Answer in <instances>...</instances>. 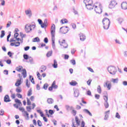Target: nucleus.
<instances>
[{
  "label": "nucleus",
  "instance_id": "1",
  "mask_svg": "<svg viewBox=\"0 0 127 127\" xmlns=\"http://www.w3.org/2000/svg\"><path fill=\"white\" fill-rule=\"evenodd\" d=\"M84 3L85 4L86 8L88 10H92L94 8L95 5L93 4V0H84Z\"/></svg>",
  "mask_w": 127,
  "mask_h": 127
},
{
  "label": "nucleus",
  "instance_id": "2",
  "mask_svg": "<svg viewBox=\"0 0 127 127\" xmlns=\"http://www.w3.org/2000/svg\"><path fill=\"white\" fill-rule=\"evenodd\" d=\"M102 23L103 24L104 29H109V27H110V25L111 24V21H110V19L105 17L102 20Z\"/></svg>",
  "mask_w": 127,
  "mask_h": 127
},
{
  "label": "nucleus",
  "instance_id": "3",
  "mask_svg": "<svg viewBox=\"0 0 127 127\" xmlns=\"http://www.w3.org/2000/svg\"><path fill=\"white\" fill-rule=\"evenodd\" d=\"M107 70L110 74L113 75H115L117 72H118V69H117V67H116V66H115L110 65L108 66L107 68Z\"/></svg>",
  "mask_w": 127,
  "mask_h": 127
},
{
  "label": "nucleus",
  "instance_id": "4",
  "mask_svg": "<svg viewBox=\"0 0 127 127\" xmlns=\"http://www.w3.org/2000/svg\"><path fill=\"white\" fill-rule=\"evenodd\" d=\"M94 10L96 13L101 14L103 12V7H102V5L101 4H99V7L98 8V6H95Z\"/></svg>",
  "mask_w": 127,
  "mask_h": 127
},
{
  "label": "nucleus",
  "instance_id": "5",
  "mask_svg": "<svg viewBox=\"0 0 127 127\" xmlns=\"http://www.w3.org/2000/svg\"><path fill=\"white\" fill-rule=\"evenodd\" d=\"M106 95L103 96V99L104 101H105V103H104V106L106 109H108L109 108V103H108V93L106 92Z\"/></svg>",
  "mask_w": 127,
  "mask_h": 127
},
{
  "label": "nucleus",
  "instance_id": "6",
  "mask_svg": "<svg viewBox=\"0 0 127 127\" xmlns=\"http://www.w3.org/2000/svg\"><path fill=\"white\" fill-rule=\"evenodd\" d=\"M118 4V2L116 0H112L109 4V8H114Z\"/></svg>",
  "mask_w": 127,
  "mask_h": 127
},
{
  "label": "nucleus",
  "instance_id": "7",
  "mask_svg": "<svg viewBox=\"0 0 127 127\" xmlns=\"http://www.w3.org/2000/svg\"><path fill=\"white\" fill-rule=\"evenodd\" d=\"M32 31V28L29 25V24H27L25 26V31L26 33H30Z\"/></svg>",
  "mask_w": 127,
  "mask_h": 127
},
{
  "label": "nucleus",
  "instance_id": "8",
  "mask_svg": "<svg viewBox=\"0 0 127 127\" xmlns=\"http://www.w3.org/2000/svg\"><path fill=\"white\" fill-rule=\"evenodd\" d=\"M59 42L61 46H63L64 48H68V44L66 43L65 40H63L62 42L59 41Z\"/></svg>",
  "mask_w": 127,
  "mask_h": 127
},
{
  "label": "nucleus",
  "instance_id": "9",
  "mask_svg": "<svg viewBox=\"0 0 127 127\" xmlns=\"http://www.w3.org/2000/svg\"><path fill=\"white\" fill-rule=\"evenodd\" d=\"M55 24H53L51 28V36H55Z\"/></svg>",
  "mask_w": 127,
  "mask_h": 127
},
{
  "label": "nucleus",
  "instance_id": "10",
  "mask_svg": "<svg viewBox=\"0 0 127 127\" xmlns=\"http://www.w3.org/2000/svg\"><path fill=\"white\" fill-rule=\"evenodd\" d=\"M64 27L65 28H68V26L62 27L60 28V32L62 34H66V33H67L68 31V30H66V31L65 32H64V31L65 30V29H63ZM62 29H63V30H62Z\"/></svg>",
  "mask_w": 127,
  "mask_h": 127
},
{
  "label": "nucleus",
  "instance_id": "11",
  "mask_svg": "<svg viewBox=\"0 0 127 127\" xmlns=\"http://www.w3.org/2000/svg\"><path fill=\"white\" fill-rule=\"evenodd\" d=\"M11 101V100L9 99V96L8 95H6L4 97V102H5V103H8Z\"/></svg>",
  "mask_w": 127,
  "mask_h": 127
},
{
  "label": "nucleus",
  "instance_id": "12",
  "mask_svg": "<svg viewBox=\"0 0 127 127\" xmlns=\"http://www.w3.org/2000/svg\"><path fill=\"white\" fill-rule=\"evenodd\" d=\"M105 117H104V120L105 121H108V119H109V115H110V110H108L105 112Z\"/></svg>",
  "mask_w": 127,
  "mask_h": 127
},
{
  "label": "nucleus",
  "instance_id": "13",
  "mask_svg": "<svg viewBox=\"0 0 127 127\" xmlns=\"http://www.w3.org/2000/svg\"><path fill=\"white\" fill-rule=\"evenodd\" d=\"M52 46L53 49L55 50L56 46H55V36H52Z\"/></svg>",
  "mask_w": 127,
  "mask_h": 127
},
{
  "label": "nucleus",
  "instance_id": "14",
  "mask_svg": "<svg viewBox=\"0 0 127 127\" xmlns=\"http://www.w3.org/2000/svg\"><path fill=\"white\" fill-rule=\"evenodd\" d=\"M79 37L81 41H85L86 40V36L82 33L79 34Z\"/></svg>",
  "mask_w": 127,
  "mask_h": 127
},
{
  "label": "nucleus",
  "instance_id": "15",
  "mask_svg": "<svg viewBox=\"0 0 127 127\" xmlns=\"http://www.w3.org/2000/svg\"><path fill=\"white\" fill-rule=\"evenodd\" d=\"M74 97L76 98H78L80 95V92L79 91V89H75L74 91Z\"/></svg>",
  "mask_w": 127,
  "mask_h": 127
},
{
  "label": "nucleus",
  "instance_id": "16",
  "mask_svg": "<svg viewBox=\"0 0 127 127\" xmlns=\"http://www.w3.org/2000/svg\"><path fill=\"white\" fill-rule=\"evenodd\" d=\"M25 12L26 15H29V16H31V15H32V12L31 11V9H30V8L26 10Z\"/></svg>",
  "mask_w": 127,
  "mask_h": 127
},
{
  "label": "nucleus",
  "instance_id": "17",
  "mask_svg": "<svg viewBox=\"0 0 127 127\" xmlns=\"http://www.w3.org/2000/svg\"><path fill=\"white\" fill-rule=\"evenodd\" d=\"M121 7L123 9H127V2H123L121 4Z\"/></svg>",
  "mask_w": 127,
  "mask_h": 127
},
{
  "label": "nucleus",
  "instance_id": "18",
  "mask_svg": "<svg viewBox=\"0 0 127 127\" xmlns=\"http://www.w3.org/2000/svg\"><path fill=\"white\" fill-rule=\"evenodd\" d=\"M22 71L23 72H22V75L23 78H26V76H27V72H26V69H25V68H23Z\"/></svg>",
  "mask_w": 127,
  "mask_h": 127
},
{
  "label": "nucleus",
  "instance_id": "19",
  "mask_svg": "<svg viewBox=\"0 0 127 127\" xmlns=\"http://www.w3.org/2000/svg\"><path fill=\"white\" fill-rule=\"evenodd\" d=\"M53 67V68H55V69H56V68H58V64H57V61L56 60H54Z\"/></svg>",
  "mask_w": 127,
  "mask_h": 127
},
{
  "label": "nucleus",
  "instance_id": "20",
  "mask_svg": "<svg viewBox=\"0 0 127 127\" xmlns=\"http://www.w3.org/2000/svg\"><path fill=\"white\" fill-rule=\"evenodd\" d=\"M104 87H107V88L108 89V90H111V88L112 87V84L110 83L108 84V82H106L105 84L104 85Z\"/></svg>",
  "mask_w": 127,
  "mask_h": 127
},
{
  "label": "nucleus",
  "instance_id": "21",
  "mask_svg": "<svg viewBox=\"0 0 127 127\" xmlns=\"http://www.w3.org/2000/svg\"><path fill=\"white\" fill-rule=\"evenodd\" d=\"M21 85V79H18L15 84V86H16V87H19V86H20Z\"/></svg>",
  "mask_w": 127,
  "mask_h": 127
},
{
  "label": "nucleus",
  "instance_id": "22",
  "mask_svg": "<svg viewBox=\"0 0 127 127\" xmlns=\"http://www.w3.org/2000/svg\"><path fill=\"white\" fill-rule=\"evenodd\" d=\"M47 102L48 104L50 105V104H53V103H54V100L52 98H48Z\"/></svg>",
  "mask_w": 127,
  "mask_h": 127
},
{
  "label": "nucleus",
  "instance_id": "23",
  "mask_svg": "<svg viewBox=\"0 0 127 127\" xmlns=\"http://www.w3.org/2000/svg\"><path fill=\"white\" fill-rule=\"evenodd\" d=\"M24 114L23 115L24 117H25V118L27 117V118H26V120L28 121V120H29V114H28V113H27V111H24Z\"/></svg>",
  "mask_w": 127,
  "mask_h": 127
},
{
  "label": "nucleus",
  "instance_id": "24",
  "mask_svg": "<svg viewBox=\"0 0 127 127\" xmlns=\"http://www.w3.org/2000/svg\"><path fill=\"white\" fill-rule=\"evenodd\" d=\"M16 43H18V45L15 44V43H11L10 45L11 46H15V47H18L20 45V42H17Z\"/></svg>",
  "mask_w": 127,
  "mask_h": 127
},
{
  "label": "nucleus",
  "instance_id": "25",
  "mask_svg": "<svg viewBox=\"0 0 127 127\" xmlns=\"http://www.w3.org/2000/svg\"><path fill=\"white\" fill-rule=\"evenodd\" d=\"M52 86L53 89H58V85H56V82L54 81L52 84Z\"/></svg>",
  "mask_w": 127,
  "mask_h": 127
},
{
  "label": "nucleus",
  "instance_id": "26",
  "mask_svg": "<svg viewBox=\"0 0 127 127\" xmlns=\"http://www.w3.org/2000/svg\"><path fill=\"white\" fill-rule=\"evenodd\" d=\"M77 84L78 83L75 80H72L71 82H69V84L71 86H76Z\"/></svg>",
  "mask_w": 127,
  "mask_h": 127
},
{
  "label": "nucleus",
  "instance_id": "27",
  "mask_svg": "<svg viewBox=\"0 0 127 127\" xmlns=\"http://www.w3.org/2000/svg\"><path fill=\"white\" fill-rule=\"evenodd\" d=\"M83 112H84V113H86V114H87L88 115L90 116V117H92V113L90 111H89L88 109H84Z\"/></svg>",
  "mask_w": 127,
  "mask_h": 127
},
{
  "label": "nucleus",
  "instance_id": "28",
  "mask_svg": "<svg viewBox=\"0 0 127 127\" xmlns=\"http://www.w3.org/2000/svg\"><path fill=\"white\" fill-rule=\"evenodd\" d=\"M112 82H113V83H114V84H118L119 82V78H112Z\"/></svg>",
  "mask_w": 127,
  "mask_h": 127
},
{
  "label": "nucleus",
  "instance_id": "29",
  "mask_svg": "<svg viewBox=\"0 0 127 127\" xmlns=\"http://www.w3.org/2000/svg\"><path fill=\"white\" fill-rule=\"evenodd\" d=\"M15 103H16L17 104H18V105H19V106H20L21 105H22V103H21V101H20V100L17 98L15 99Z\"/></svg>",
  "mask_w": 127,
  "mask_h": 127
},
{
  "label": "nucleus",
  "instance_id": "30",
  "mask_svg": "<svg viewBox=\"0 0 127 127\" xmlns=\"http://www.w3.org/2000/svg\"><path fill=\"white\" fill-rule=\"evenodd\" d=\"M61 22L62 24H64V23H68L69 21L66 19H63L61 20Z\"/></svg>",
  "mask_w": 127,
  "mask_h": 127
},
{
  "label": "nucleus",
  "instance_id": "31",
  "mask_svg": "<svg viewBox=\"0 0 127 127\" xmlns=\"http://www.w3.org/2000/svg\"><path fill=\"white\" fill-rule=\"evenodd\" d=\"M29 79L32 84H35V81H34V78H33L32 75H29Z\"/></svg>",
  "mask_w": 127,
  "mask_h": 127
},
{
  "label": "nucleus",
  "instance_id": "32",
  "mask_svg": "<svg viewBox=\"0 0 127 127\" xmlns=\"http://www.w3.org/2000/svg\"><path fill=\"white\" fill-rule=\"evenodd\" d=\"M53 52L52 51L48 52V53H47V55H46L47 57H50L51 56H52Z\"/></svg>",
  "mask_w": 127,
  "mask_h": 127
},
{
  "label": "nucleus",
  "instance_id": "33",
  "mask_svg": "<svg viewBox=\"0 0 127 127\" xmlns=\"http://www.w3.org/2000/svg\"><path fill=\"white\" fill-rule=\"evenodd\" d=\"M97 92L99 93V94L102 93V88H101L100 85H98L97 87Z\"/></svg>",
  "mask_w": 127,
  "mask_h": 127
},
{
  "label": "nucleus",
  "instance_id": "34",
  "mask_svg": "<svg viewBox=\"0 0 127 127\" xmlns=\"http://www.w3.org/2000/svg\"><path fill=\"white\" fill-rule=\"evenodd\" d=\"M75 122L77 125V126H80V121L79 120V118H78V117H75Z\"/></svg>",
  "mask_w": 127,
  "mask_h": 127
},
{
  "label": "nucleus",
  "instance_id": "35",
  "mask_svg": "<svg viewBox=\"0 0 127 127\" xmlns=\"http://www.w3.org/2000/svg\"><path fill=\"white\" fill-rule=\"evenodd\" d=\"M39 41H40V39H39L38 37H37L34 38V40L33 41V42H39Z\"/></svg>",
  "mask_w": 127,
  "mask_h": 127
},
{
  "label": "nucleus",
  "instance_id": "36",
  "mask_svg": "<svg viewBox=\"0 0 127 127\" xmlns=\"http://www.w3.org/2000/svg\"><path fill=\"white\" fill-rule=\"evenodd\" d=\"M23 56L25 60H28V59L29 58V56H28V55L27 54H24Z\"/></svg>",
  "mask_w": 127,
  "mask_h": 127
},
{
  "label": "nucleus",
  "instance_id": "37",
  "mask_svg": "<svg viewBox=\"0 0 127 127\" xmlns=\"http://www.w3.org/2000/svg\"><path fill=\"white\" fill-rule=\"evenodd\" d=\"M5 35V33L4 32V30H2L1 31V35L0 36V38H2Z\"/></svg>",
  "mask_w": 127,
  "mask_h": 127
},
{
  "label": "nucleus",
  "instance_id": "38",
  "mask_svg": "<svg viewBox=\"0 0 127 127\" xmlns=\"http://www.w3.org/2000/svg\"><path fill=\"white\" fill-rule=\"evenodd\" d=\"M21 69H22V66H17V67L16 68V71H17L18 72H20V71H21Z\"/></svg>",
  "mask_w": 127,
  "mask_h": 127
},
{
  "label": "nucleus",
  "instance_id": "39",
  "mask_svg": "<svg viewBox=\"0 0 127 127\" xmlns=\"http://www.w3.org/2000/svg\"><path fill=\"white\" fill-rule=\"evenodd\" d=\"M41 27H42V28H46V27H47V25L44 24V23H42L41 24Z\"/></svg>",
  "mask_w": 127,
  "mask_h": 127
},
{
  "label": "nucleus",
  "instance_id": "40",
  "mask_svg": "<svg viewBox=\"0 0 127 127\" xmlns=\"http://www.w3.org/2000/svg\"><path fill=\"white\" fill-rule=\"evenodd\" d=\"M32 95V89L31 88L28 91V94L27 96L29 97L30 96H31Z\"/></svg>",
  "mask_w": 127,
  "mask_h": 127
},
{
  "label": "nucleus",
  "instance_id": "41",
  "mask_svg": "<svg viewBox=\"0 0 127 127\" xmlns=\"http://www.w3.org/2000/svg\"><path fill=\"white\" fill-rule=\"evenodd\" d=\"M26 86H27V87L28 88H30V82H29L28 83V79H27L26 80Z\"/></svg>",
  "mask_w": 127,
  "mask_h": 127
},
{
  "label": "nucleus",
  "instance_id": "42",
  "mask_svg": "<svg viewBox=\"0 0 127 127\" xmlns=\"http://www.w3.org/2000/svg\"><path fill=\"white\" fill-rule=\"evenodd\" d=\"M26 99H27V105L28 106H30V105H31V102H30V100H29V98H28V97H27Z\"/></svg>",
  "mask_w": 127,
  "mask_h": 127
},
{
  "label": "nucleus",
  "instance_id": "43",
  "mask_svg": "<svg viewBox=\"0 0 127 127\" xmlns=\"http://www.w3.org/2000/svg\"><path fill=\"white\" fill-rule=\"evenodd\" d=\"M54 113H55V111H54V110H51V109H50V110H49V114L50 115H51V116H52V115H53V114H54Z\"/></svg>",
  "mask_w": 127,
  "mask_h": 127
},
{
  "label": "nucleus",
  "instance_id": "44",
  "mask_svg": "<svg viewBox=\"0 0 127 127\" xmlns=\"http://www.w3.org/2000/svg\"><path fill=\"white\" fill-rule=\"evenodd\" d=\"M48 88V83H46L44 84L43 89L44 90H47V88Z\"/></svg>",
  "mask_w": 127,
  "mask_h": 127
},
{
  "label": "nucleus",
  "instance_id": "45",
  "mask_svg": "<svg viewBox=\"0 0 127 127\" xmlns=\"http://www.w3.org/2000/svg\"><path fill=\"white\" fill-rule=\"evenodd\" d=\"M40 69H41L42 70H43L44 71H46V69H47V67H46V66L45 65H42L41 66Z\"/></svg>",
  "mask_w": 127,
  "mask_h": 127
},
{
  "label": "nucleus",
  "instance_id": "46",
  "mask_svg": "<svg viewBox=\"0 0 127 127\" xmlns=\"http://www.w3.org/2000/svg\"><path fill=\"white\" fill-rule=\"evenodd\" d=\"M118 20L119 23L120 24H122V23H123V21H124V19H123V18H119L118 19Z\"/></svg>",
  "mask_w": 127,
  "mask_h": 127
},
{
  "label": "nucleus",
  "instance_id": "47",
  "mask_svg": "<svg viewBox=\"0 0 127 127\" xmlns=\"http://www.w3.org/2000/svg\"><path fill=\"white\" fill-rule=\"evenodd\" d=\"M71 114H72V115H73V116H76V115H77V111L76 110L73 109L71 112Z\"/></svg>",
  "mask_w": 127,
  "mask_h": 127
},
{
  "label": "nucleus",
  "instance_id": "48",
  "mask_svg": "<svg viewBox=\"0 0 127 127\" xmlns=\"http://www.w3.org/2000/svg\"><path fill=\"white\" fill-rule=\"evenodd\" d=\"M20 36L21 37L22 39L24 38L25 36H26V34H24L22 32L20 33Z\"/></svg>",
  "mask_w": 127,
  "mask_h": 127
},
{
  "label": "nucleus",
  "instance_id": "49",
  "mask_svg": "<svg viewBox=\"0 0 127 127\" xmlns=\"http://www.w3.org/2000/svg\"><path fill=\"white\" fill-rule=\"evenodd\" d=\"M70 63L72 65H76V61L75 60H70Z\"/></svg>",
  "mask_w": 127,
  "mask_h": 127
},
{
  "label": "nucleus",
  "instance_id": "50",
  "mask_svg": "<svg viewBox=\"0 0 127 127\" xmlns=\"http://www.w3.org/2000/svg\"><path fill=\"white\" fill-rule=\"evenodd\" d=\"M37 123L38 127H42V123H41L40 120H38Z\"/></svg>",
  "mask_w": 127,
  "mask_h": 127
},
{
  "label": "nucleus",
  "instance_id": "51",
  "mask_svg": "<svg viewBox=\"0 0 127 127\" xmlns=\"http://www.w3.org/2000/svg\"><path fill=\"white\" fill-rule=\"evenodd\" d=\"M4 115V111L3 109H1L0 111V116H3Z\"/></svg>",
  "mask_w": 127,
  "mask_h": 127
},
{
  "label": "nucleus",
  "instance_id": "52",
  "mask_svg": "<svg viewBox=\"0 0 127 127\" xmlns=\"http://www.w3.org/2000/svg\"><path fill=\"white\" fill-rule=\"evenodd\" d=\"M30 49V47L29 46H26V47H25L24 48V50L25 51H28V50H29V49Z\"/></svg>",
  "mask_w": 127,
  "mask_h": 127
},
{
  "label": "nucleus",
  "instance_id": "53",
  "mask_svg": "<svg viewBox=\"0 0 127 127\" xmlns=\"http://www.w3.org/2000/svg\"><path fill=\"white\" fill-rule=\"evenodd\" d=\"M6 63H7V64H8V65L11 64V60L8 59L6 61H5Z\"/></svg>",
  "mask_w": 127,
  "mask_h": 127
},
{
  "label": "nucleus",
  "instance_id": "54",
  "mask_svg": "<svg viewBox=\"0 0 127 127\" xmlns=\"http://www.w3.org/2000/svg\"><path fill=\"white\" fill-rule=\"evenodd\" d=\"M19 111H20L21 112H22V113H23V112H25V109H24V108H23V107H20L19 108Z\"/></svg>",
  "mask_w": 127,
  "mask_h": 127
},
{
  "label": "nucleus",
  "instance_id": "55",
  "mask_svg": "<svg viewBox=\"0 0 127 127\" xmlns=\"http://www.w3.org/2000/svg\"><path fill=\"white\" fill-rule=\"evenodd\" d=\"M64 59H65V60H67V59H69V55L65 54L64 55Z\"/></svg>",
  "mask_w": 127,
  "mask_h": 127
},
{
  "label": "nucleus",
  "instance_id": "56",
  "mask_svg": "<svg viewBox=\"0 0 127 127\" xmlns=\"http://www.w3.org/2000/svg\"><path fill=\"white\" fill-rule=\"evenodd\" d=\"M26 109H27V111L29 112L31 111V107L30 106H27Z\"/></svg>",
  "mask_w": 127,
  "mask_h": 127
},
{
  "label": "nucleus",
  "instance_id": "57",
  "mask_svg": "<svg viewBox=\"0 0 127 127\" xmlns=\"http://www.w3.org/2000/svg\"><path fill=\"white\" fill-rule=\"evenodd\" d=\"M44 42H45L46 44L48 43V38L47 37H46L44 39Z\"/></svg>",
  "mask_w": 127,
  "mask_h": 127
},
{
  "label": "nucleus",
  "instance_id": "58",
  "mask_svg": "<svg viewBox=\"0 0 127 127\" xmlns=\"http://www.w3.org/2000/svg\"><path fill=\"white\" fill-rule=\"evenodd\" d=\"M100 95L99 94H95V99H96V100H99V99H100Z\"/></svg>",
  "mask_w": 127,
  "mask_h": 127
},
{
  "label": "nucleus",
  "instance_id": "59",
  "mask_svg": "<svg viewBox=\"0 0 127 127\" xmlns=\"http://www.w3.org/2000/svg\"><path fill=\"white\" fill-rule=\"evenodd\" d=\"M10 24H11V21H9L8 22V23H7L6 27H7V28L9 27V26H10Z\"/></svg>",
  "mask_w": 127,
  "mask_h": 127
},
{
  "label": "nucleus",
  "instance_id": "60",
  "mask_svg": "<svg viewBox=\"0 0 127 127\" xmlns=\"http://www.w3.org/2000/svg\"><path fill=\"white\" fill-rule=\"evenodd\" d=\"M116 118H117V119H121V116H120V114L118 112L116 113Z\"/></svg>",
  "mask_w": 127,
  "mask_h": 127
},
{
  "label": "nucleus",
  "instance_id": "61",
  "mask_svg": "<svg viewBox=\"0 0 127 127\" xmlns=\"http://www.w3.org/2000/svg\"><path fill=\"white\" fill-rule=\"evenodd\" d=\"M71 26L73 29H76V24H75L74 23H71Z\"/></svg>",
  "mask_w": 127,
  "mask_h": 127
},
{
  "label": "nucleus",
  "instance_id": "62",
  "mask_svg": "<svg viewBox=\"0 0 127 127\" xmlns=\"http://www.w3.org/2000/svg\"><path fill=\"white\" fill-rule=\"evenodd\" d=\"M75 52H76V50L75 49L71 50V53L72 55H74V54H75Z\"/></svg>",
  "mask_w": 127,
  "mask_h": 127
},
{
  "label": "nucleus",
  "instance_id": "63",
  "mask_svg": "<svg viewBox=\"0 0 127 127\" xmlns=\"http://www.w3.org/2000/svg\"><path fill=\"white\" fill-rule=\"evenodd\" d=\"M12 54H13V53H11V52L10 51H9L8 53H7V55L8 56H9L10 57H11L12 56Z\"/></svg>",
  "mask_w": 127,
  "mask_h": 127
},
{
  "label": "nucleus",
  "instance_id": "64",
  "mask_svg": "<svg viewBox=\"0 0 127 127\" xmlns=\"http://www.w3.org/2000/svg\"><path fill=\"white\" fill-rule=\"evenodd\" d=\"M81 127H85V122H84V121L81 122Z\"/></svg>",
  "mask_w": 127,
  "mask_h": 127
}]
</instances>
